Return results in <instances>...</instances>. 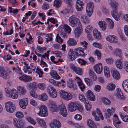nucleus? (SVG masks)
<instances>
[{"label": "nucleus", "mask_w": 128, "mask_h": 128, "mask_svg": "<svg viewBox=\"0 0 128 128\" xmlns=\"http://www.w3.org/2000/svg\"><path fill=\"white\" fill-rule=\"evenodd\" d=\"M39 112L38 113L39 116L43 117H46L48 116V112L47 107L44 105L42 104L38 106Z\"/></svg>", "instance_id": "1"}, {"label": "nucleus", "mask_w": 128, "mask_h": 128, "mask_svg": "<svg viewBox=\"0 0 128 128\" xmlns=\"http://www.w3.org/2000/svg\"><path fill=\"white\" fill-rule=\"evenodd\" d=\"M11 74L10 70H6L3 67L0 66V77H2L5 80L8 79L10 77V74Z\"/></svg>", "instance_id": "2"}, {"label": "nucleus", "mask_w": 128, "mask_h": 128, "mask_svg": "<svg viewBox=\"0 0 128 128\" xmlns=\"http://www.w3.org/2000/svg\"><path fill=\"white\" fill-rule=\"evenodd\" d=\"M6 110L10 113L13 112L16 110V106L14 104L11 102L8 101L5 104Z\"/></svg>", "instance_id": "3"}, {"label": "nucleus", "mask_w": 128, "mask_h": 128, "mask_svg": "<svg viewBox=\"0 0 128 128\" xmlns=\"http://www.w3.org/2000/svg\"><path fill=\"white\" fill-rule=\"evenodd\" d=\"M70 24L72 27L76 26H77L78 23L80 22L79 20L76 18L74 15H72L70 17L68 18Z\"/></svg>", "instance_id": "4"}, {"label": "nucleus", "mask_w": 128, "mask_h": 128, "mask_svg": "<svg viewBox=\"0 0 128 128\" xmlns=\"http://www.w3.org/2000/svg\"><path fill=\"white\" fill-rule=\"evenodd\" d=\"M13 122L14 126L18 128H23L25 124V122L23 120H18L16 118H14Z\"/></svg>", "instance_id": "5"}, {"label": "nucleus", "mask_w": 128, "mask_h": 128, "mask_svg": "<svg viewBox=\"0 0 128 128\" xmlns=\"http://www.w3.org/2000/svg\"><path fill=\"white\" fill-rule=\"evenodd\" d=\"M94 4L93 2H89L87 3L86 7V14L88 16L90 17L93 12V10Z\"/></svg>", "instance_id": "6"}, {"label": "nucleus", "mask_w": 128, "mask_h": 128, "mask_svg": "<svg viewBox=\"0 0 128 128\" xmlns=\"http://www.w3.org/2000/svg\"><path fill=\"white\" fill-rule=\"evenodd\" d=\"M48 106L51 111L52 112H57L58 110V107L56 102L51 100L48 101Z\"/></svg>", "instance_id": "7"}, {"label": "nucleus", "mask_w": 128, "mask_h": 128, "mask_svg": "<svg viewBox=\"0 0 128 128\" xmlns=\"http://www.w3.org/2000/svg\"><path fill=\"white\" fill-rule=\"evenodd\" d=\"M112 17L116 20L118 21L120 20V18L122 14L121 11L118 12L116 9L114 10L111 12Z\"/></svg>", "instance_id": "8"}, {"label": "nucleus", "mask_w": 128, "mask_h": 128, "mask_svg": "<svg viewBox=\"0 0 128 128\" xmlns=\"http://www.w3.org/2000/svg\"><path fill=\"white\" fill-rule=\"evenodd\" d=\"M60 94L61 97L67 100H70L72 98V95L70 94H68L63 90L60 91Z\"/></svg>", "instance_id": "9"}, {"label": "nucleus", "mask_w": 128, "mask_h": 128, "mask_svg": "<svg viewBox=\"0 0 128 128\" xmlns=\"http://www.w3.org/2000/svg\"><path fill=\"white\" fill-rule=\"evenodd\" d=\"M48 20L51 22L49 23L48 22H47V24H48V29L49 30H51L56 26V27L58 26V25L56 24L57 22V21L55 19L52 18H48Z\"/></svg>", "instance_id": "10"}, {"label": "nucleus", "mask_w": 128, "mask_h": 128, "mask_svg": "<svg viewBox=\"0 0 128 128\" xmlns=\"http://www.w3.org/2000/svg\"><path fill=\"white\" fill-rule=\"evenodd\" d=\"M48 92L49 96L52 98H55L57 96L56 91L53 87L51 86L48 89Z\"/></svg>", "instance_id": "11"}, {"label": "nucleus", "mask_w": 128, "mask_h": 128, "mask_svg": "<svg viewBox=\"0 0 128 128\" xmlns=\"http://www.w3.org/2000/svg\"><path fill=\"white\" fill-rule=\"evenodd\" d=\"M70 67L76 74L80 75L82 74V68L75 66L74 64H70Z\"/></svg>", "instance_id": "12"}, {"label": "nucleus", "mask_w": 128, "mask_h": 128, "mask_svg": "<svg viewBox=\"0 0 128 128\" xmlns=\"http://www.w3.org/2000/svg\"><path fill=\"white\" fill-rule=\"evenodd\" d=\"M77 105H78V102H76L70 103L68 105L69 111L70 112L75 111L77 109Z\"/></svg>", "instance_id": "13"}, {"label": "nucleus", "mask_w": 128, "mask_h": 128, "mask_svg": "<svg viewBox=\"0 0 128 128\" xmlns=\"http://www.w3.org/2000/svg\"><path fill=\"white\" fill-rule=\"evenodd\" d=\"M78 26L76 27L74 30V34L76 37L78 38L82 32V28L80 22L78 23Z\"/></svg>", "instance_id": "14"}, {"label": "nucleus", "mask_w": 128, "mask_h": 128, "mask_svg": "<svg viewBox=\"0 0 128 128\" xmlns=\"http://www.w3.org/2000/svg\"><path fill=\"white\" fill-rule=\"evenodd\" d=\"M76 53L75 51H74L72 49L70 50L68 52V55L70 60H73L78 56Z\"/></svg>", "instance_id": "15"}, {"label": "nucleus", "mask_w": 128, "mask_h": 128, "mask_svg": "<svg viewBox=\"0 0 128 128\" xmlns=\"http://www.w3.org/2000/svg\"><path fill=\"white\" fill-rule=\"evenodd\" d=\"M19 79L25 82H30L32 80V77L24 74L19 78Z\"/></svg>", "instance_id": "16"}, {"label": "nucleus", "mask_w": 128, "mask_h": 128, "mask_svg": "<svg viewBox=\"0 0 128 128\" xmlns=\"http://www.w3.org/2000/svg\"><path fill=\"white\" fill-rule=\"evenodd\" d=\"M60 114L64 117H66L67 115V112L66 107L64 105H60L59 106Z\"/></svg>", "instance_id": "17"}, {"label": "nucleus", "mask_w": 128, "mask_h": 128, "mask_svg": "<svg viewBox=\"0 0 128 128\" xmlns=\"http://www.w3.org/2000/svg\"><path fill=\"white\" fill-rule=\"evenodd\" d=\"M28 100L27 98H23L19 100V103L20 106L23 109H25L28 105Z\"/></svg>", "instance_id": "18"}, {"label": "nucleus", "mask_w": 128, "mask_h": 128, "mask_svg": "<svg viewBox=\"0 0 128 128\" xmlns=\"http://www.w3.org/2000/svg\"><path fill=\"white\" fill-rule=\"evenodd\" d=\"M94 68L95 71L98 74H100L102 70V65L101 63L96 64Z\"/></svg>", "instance_id": "19"}, {"label": "nucleus", "mask_w": 128, "mask_h": 128, "mask_svg": "<svg viewBox=\"0 0 128 128\" xmlns=\"http://www.w3.org/2000/svg\"><path fill=\"white\" fill-rule=\"evenodd\" d=\"M50 125L52 128H60L61 124L58 120H55L52 121Z\"/></svg>", "instance_id": "20"}, {"label": "nucleus", "mask_w": 128, "mask_h": 128, "mask_svg": "<svg viewBox=\"0 0 128 128\" xmlns=\"http://www.w3.org/2000/svg\"><path fill=\"white\" fill-rule=\"evenodd\" d=\"M73 80L72 78L69 79L67 82V85L68 87L74 90L77 89V86L75 84H73Z\"/></svg>", "instance_id": "21"}, {"label": "nucleus", "mask_w": 128, "mask_h": 128, "mask_svg": "<svg viewBox=\"0 0 128 128\" xmlns=\"http://www.w3.org/2000/svg\"><path fill=\"white\" fill-rule=\"evenodd\" d=\"M111 71L114 78L118 79L120 78V76L119 72L116 69L114 68H112Z\"/></svg>", "instance_id": "22"}, {"label": "nucleus", "mask_w": 128, "mask_h": 128, "mask_svg": "<svg viewBox=\"0 0 128 128\" xmlns=\"http://www.w3.org/2000/svg\"><path fill=\"white\" fill-rule=\"evenodd\" d=\"M106 40L109 42L113 43H116L118 42V40L114 36H109L106 38Z\"/></svg>", "instance_id": "23"}, {"label": "nucleus", "mask_w": 128, "mask_h": 128, "mask_svg": "<svg viewBox=\"0 0 128 128\" xmlns=\"http://www.w3.org/2000/svg\"><path fill=\"white\" fill-rule=\"evenodd\" d=\"M83 4L82 2L80 0H77L76 3V8L78 11H80L82 10Z\"/></svg>", "instance_id": "24"}, {"label": "nucleus", "mask_w": 128, "mask_h": 128, "mask_svg": "<svg viewBox=\"0 0 128 128\" xmlns=\"http://www.w3.org/2000/svg\"><path fill=\"white\" fill-rule=\"evenodd\" d=\"M76 52L78 56H83L84 55V49L81 47L77 48L75 49Z\"/></svg>", "instance_id": "25"}, {"label": "nucleus", "mask_w": 128, "mask_h": 128, "mask_svg": "<svg viewBox=\"0 0 128 128\" xmlns=\"http://www.w3.org/2000/svg\"><path fill=\"white\" fill-rule=\"evenodd\" d=\"M86 95L87 98L92 101H94L95 98L93 92L90 90L87 92Z\"/></svg>", "instance_id": "26"}, {"label": "nucleus", "mask_w": 128, "mask_h": 128, "mask_svg": "<svg viewBox=\"0 0 128 128\" xmlns=\"http://www.w3.org/2000/svg\"><path fill=\"white\" fill-rule=\"evenodd\" d=\"M36 120L39 124L41 126L44 128H46L47 125L44 120L40 118H36Z\"/></svg>", "instance_id": "27"}, {"label": "nucleus", "mask_w": 128, "mask_h": 128, "mask_svg": "<svg viewBox=\"0 0 128 128\" xmlns=\"http://www.w3.org/2000/svg\"><path fill=\"white\" fill-rule=\"evenodd\" d=\"M116 90L117 93L115 94V96L119 99L124 100L125 99V97L123 95L120 90L118 88Z\"/></svg>", "instance_id": "28"}, {"label": "nucleus", "mask_w": 128, "mask_h": 128, "mask_svg": "<svg viewBox=\"0 0 128 128\" xmlns=\"http://www.w3.org/2000/svg\"><path fill=\"white\" fill-rule=\"evenodd\" d=\"M38 85L35 82H32V97L37 98L38 96L35 91L38 87Z\"/></svg>", "instance_id": "29"}, {"label": "nucleus", "mask_w": 128, "mask_h": 128, "mask_svg": "<svg viewBox=\"0 0 128 128\" xmlns=\"http://www.w3.org/2000/svg\"><path fill=\"white\" fill-rule=\"evenodd\" d=\"M81 20L84 24H86L90 22L89 18L86 16L82 15L80 17Z\"/></svg>", "instance_id": "30"}, {"label": "nucleus", "mask_w": 128, "mask_h": 128, "mask_svg": "<svg viewBox=\"0 0 128 128\" xmlns=\"http://www.w3.org/2000/svg\"><path fill=\"white\" fill-rule=\"evenodd\" d=\"M50 75L55 79L58 80L60 78V77L57 74L56 71L51 70L50 72Z\"/></svg>", "instance_id": "31"}, {"label": "nucleus", "mask_w": 128, "mask_h": 128, "mask_svg": "<svg viewBox=\"0 0 128 128\" xmlns=\"http://www.w3.org/2000/svg\"><path fill=\"white\" fill-rule=\"evenodd\" d=\"M33 68V66H32V71L35 72H34V74H38L39 77V78H42L43 76V72L38 67H37L36 69V71H35V68Z\"/></svg>", "instance_id": "32"}, {"label": "nucleus", "mask_w": 128, "mask_h": 128, "mask_svg": "<svg viewBox=\"0 0 128 128\" xmlns=\"http://www.w3.org/2000/svg\"><path fill=\"white\" fill-rule=\"evenodd\" d=\"M88 125L90 128H97L96 124L90 119L88 120L87 122Z\"/></svg>", "instance_id": "33"}, {"label": "nucleus", "mask_w": 128, "mask_h": 128, "mask_svg": "<svg viewBox=\"0 0 128 128\" xmlns=\"http://www.w3.org/2000/svg\"><path fill=\"white\" fill-rule=\"evenodd\" d=\"M114 110L113 108H111V109L109 108L107 110V111L105 113L106 117V118H109L112 114V113L114 112Z\"/></svg>", "instance_id": "34"}, {"label": "nucleus", "mask_w": 128, "mask_h": 128, "mask_svg": "<svg viewBox=\"0 0 128 128\" xmlns=\"http://www.w3.org/2000/svg\"><path fill=\"white\" fill-rule=\"evenodd\" d=\"M93 33L94 38L98 40L101 38V34L100 32H98L96 29H95L93 30Z\"/></svg>", "instance_id": "35"}, {"label": "nucleus", "mask_w": 128, "mask_h": 128, "mask_svg": "<svg viewBox=\"0 0 128 128\" xmlns=\"http://www.w3.org/2000/svg\"><path fill=\"white\" fill-rule=\"evenodd\" d=\"M115 64L119 69H121L122 68V60L121 59L116 60L115 62Z\"/></svg>", "instance_id": "36"}, {"label": "nucleus", "mask_w": 128, "mask_h": 128, "mask_svg": "<svg viewBox=\"0 0 128 128\" xmlns=\"http://www.w3.org/2000/svg\"><path fill=\"white\" fill-rule=\"evenodd\" d=\"M10 96L11 97L14 99H16L18 97V93L16 90L14 89L12 90Z\"/></svg>", "instance_id": "37"}, {"label": "nucleus", "mask_w": 128, "mask_h": 128, "mask_svg": "<svg viewBox=\"0 0 128 128\" xmlns=\"http://www.w3.org/2000/svg\"><path fill=\"white\" fill-rule=\"evenodd\" d=\"M98 24L102 30L104 31L106 28V22L104 21H100L99 22Z\"/></svg>", "instance_id": "38"}, {"label": "nucleus", "mask_w": 128, "mask_h": 128, "mask_svg": "<svg viewBox=\"0 0 128 128\" xmlns=\"http://www.w3.org/2000/svg\"><path fill=\"white\" fill-rule=\"evenodd\" d=\"M115 85L112 83H109L106 86L107 89L108 90L112 91L115 88Z\"/></svg>", "instance_id": "39"}, {"label": "nucleus", "mask_w": 128, "mask_h": 128, "mask_svg": "<svg viewBox=\"0 0 128 128\" xmlns=\"http://www.w3.org/2000/svg\"><path fill=\"white\" fill-rule=\"evenodd\" d=\"M62 2L61 0H55L54 2V6L56 8H58L61 6Z\"/></svg>", "instance_id": "40"}, {"label": "nucleus", "mask_w": 128, "mask_h": 128, "mask_svg": "<svg viewBox=\"0 0 128 128\" xmlns=\"http://www.w3.org/2000/svg\"><path fill=\"white\" fill-rule=\"evenodd\" d=\"M114 54L116 56H119L120 58H122V52L121 50L119 48H116L115 49L114 51Z\"/></svg>", "instance_id": "41"}, {"label": "nucleus", "mask_w": 128, "mask_h": 128, "mask_svg": "<svg viewBox=\"0 0 128 128\" xmlns=\"http://www.w3.org/2000/svg\"><path fill=\"white\" fill-rule=\"evenodd\" d=\"M104 76L106 77H108L110 76V72L108 67L107 66H104Z\"/></svg>", "instance_id": "42"}, {"label": "nucleus", "mask_w": 128, "mask_h": 128, "mask_svg": "<svg viewBox=\"0 0 128 128\" xmlns=\"http://www.w3.org/2000/svg\"><path fill=\"white\" fill-rule=\"evenodd\" d=\"M122 86L124 90L128 92V80L124 81L122 83Z\"/></svg>", "instance_id": "43"}, {"label": "nucleus", "mask_w": 128, "mask_h": 128, "mask_svg": "<svg viewBox=\"0 0 128 128\" xmlns=\"http://www.w3.org/2000/svg\"><path fill=\"white\" fill-rule=\"evenodd\" d=\"M63 28L66 32L69 33L71 32V30L70 27L66 24L64 25Z\"/></svg>", "instance_id": "44"}, {"label": "nucleus", "mask_w": 128, "mask_h": 128, "mask_svg": "<svg viewBox=\"0 0 128 128\" xmlns=\"http://www.w3.org/2000/svg\"><path fill=\"white\" fill-rule=\"evenodd\" d=\"M68 44L70 46H72L75 45L76 44V42L74 39L70 38L68 41Z\"/></svg>", "instance_id": "45"}, {"label": "nucleus", "mask_w": 128, "mask_h": 128, "mask_svg": "<svg viewBox=\"0 0 128 128\" xmlns=\"http://www.w3.org/2000/svg\"><path fill=\"white\" fill-rule=\"evenodd\" d=\"M18 89L19 92L20 94L24 95L26 92V91L23 87L21 86L18 87Z\"/></svg>", "instance_id": "46"}, {"label": "nucleus", "mask_w": 128, "mask_h": 128, "mask_svg": "<svg viewBox=\"0 0 128 128\" xmlns=\"http://www.w3.org/2000/svg\"><path fill=\"white\" fill-rule=\"evenodd\" d=\"M119 115L123 121L125 122L128 121V115H124L121 112L119 113Z\"/></svg>", "instance_id": "47"}, {"label": "nucleus", "mask_w": 128, "mask_h": 128, "mask_svg": "<svg viewBox=\"0 0 128 128\" xmlns=\"http://www.w3.org/2000/svg\"><path fill=\"white\" fill-rule=\"evenodd\" d=\"M86 109L87 111H90L91 109L92 105L89 103L88 100L86 101V102H84Z\"/></svg>", "instance_id": "48"}, {"label": "nucleus", "mask_w": 128, "mask_h": 128, "mask_svg": "<svg viewBox=\"0 0 128 128\" xmlns=\"http://www.w3.org/2000/svg\"><path fill=\"white\" fill-rule=\"evenodd\" d=\"M46 48L45 47L42 48L40 46H37V49L38 51L40 53H42L46 51Z\"/></svg>", "instance_id": "49"}, {"label": "nucleus", "mask_w": 128, "mask_h": 128, "mask_svg": "<svg viewBox=\"0 0 128 128\" xmlns=\"http://www.w3.org/2000/svg\"><path fill=\"white\" fill-rule=\"evenodd\" d=\"M26 38V40L28 44H31L32 42V37L30 33H28V36Z\"/></svg>", "instance_id": "50"}, {"label": "nucleus", "mask_w": 128, "mask_h": 128, "mask_svg": "<svg viewBox=\"0 0 128 128\" xmlns=\"http://www.w3.org/2000/svg\"><path fill=\"white\" fill-rule=\"evenodd\" d=\"M84 80L87 85L88 86H90L92 84V82L90 79L85 78L84 79Z\"/></svg>", "instance_id": "51"}, {"label": "nucleus", "mask_w": 128, "mask_h": 128, "mask_svg": "<svg viewBox=\"0 0 128 128\" xmlns=\"http://www.w3.org/2000/svg\"><path fill=\"white\" fill-rule=\"evenodd\" d=\"M92 30V28L91 26L89 25L87 26L86 28L85 31L88 34L90 33Z\"/></svg>", "instance_id": "52"}, {"label": "nucleus", "mask_w": 128, "mask_h": 128, "mask_svg": "<svg viewBox=\"0 0 128 128\" xmlns=\"http://www.w3.org/2000/svg\"><path fill=\"white\" fill-rule=\"evenodd\" d=\"M40 98L42 101H46L48 99V96L45 93H44L41 95Z\"/></svg>", "instance_id": "53"}, {"label": "nucleus", "mask_w": 128, "mask_h": 128, "mask_svg": "<svg viewBox=\"0 0 128 128\" xmlns=\"http://www.w3.org/2000/svg\"><path fill=\"white\" fill-rule=\"evenodd\" d=\"M78 97L79 100L82 102H86V101H87L84 96L82 94H79Z\"/></svg>", "instance_id": "54"}, {"label": "nucleus", "mask_w": 128, "mask_h": 128, "mask_svg": "<svg viewBox=\"0 0 128 128\" xmlns=\"http://www.w3.org/2000/svg\"><path fill=\"white\" fill-rule=\"evenodd\" d=\"M110 5L112 8L116 9L118 3L115 1H112L110 3Z\"/></svg>", "instance_id": "55"}, {"label": "nucleus", "mask_w": 128, "mask_h": 128, "mask_svg": "<svg viewBox=\"0 0 128 128\" xmlns=\"http://www.w3.org/2000/svg\"><path fill=\"white\" fill-rule=\"evenodd\" d=\"M64 2L68 4L67 6L70 7L71 9H72V0H64Z\"/></svg>", "instance_id": "56"}, {"label": "nucleus", "mask_w": 128, "mask_h": 128, "mask_svg": "<svg viewBox=\"0 0 128 128\" xmlns=\"http://www.w3.org/2000/svg\"><path fill=\"white\" fill-rule=\"evenodd\" d=\"M27 88L28 89L30 90V96H32V83H30L28 84L27 85Z\"/></svg>", "instance_id": "57"}, {"label": "nucleus", "mask_w": 128, "mask_h": 128, "mask_svg": "<svg viewBox=\"0 0 128 128\" xmlns=\"http://www.w3.org/2000/svg\"><path fill=\"white\" fill-rule=\"evenodd\" d=\"M38 86L40 89L44 90L46 88L45 84L42 83H39L38 84Z\"/></svg>", "instance_id": "58"}, {"label": "nucleus", "mask_w": 128, "mask_h": 128, "mask_svg": "<svg viewBox=\"0 0 128 128\" xmlns=\"http://www.w3.org/2000/svg\"><path fill=\"white\" fill-rule=\"evenodd\" d=\"M53 84L55 86H57L58 87H60V86H63L64 85V84H62L60 82H57L56 80L55 81Z\"/></svg>", "instance_id": "59"}, {"label": "nucleus", "mask_w": 128, "mask_h": 128, "mask_svg": "<svg viewBox=\"0 0 128 128\" xmlns=\"http://www.w3.org/2000/svg\"><path fill=\"white\" fill-rule=\"evenodd\" d=\"M16 116L19 118H22L24 117L23 114L20 112H17L16 114Z\"/></svg>", "instance_id": "60"}, {"label": "nucleus", "mask_w": 128, "mask_h": 128, "mask_svg": "<svg viewBox=\"0 0 128 128\" xmlns=\"http://www.w3.org/2000/svg\"><path fill=\"white\" fill-rule=\"evenodd\" d=\"M96 111L97 114L99 115L100 117V118L102 120H103L104 118V117L101 111L99 108H96Z\"/></svg>", "instance_id": "61"}, {"label": "nucleus", "mask_w": 128, "mask_h": 128, "mask_svg": "<svg viewBox=\"0 0 128 128\" xmlns=\"http://www.w3.org/2000/svg\"><path fill=\"white\" fill-rule=\"evenodd\" d=\"M93 46L99 48L100 49H102V47L101 44L97 42H94L92 44Z\"/></svg>", "instance_id": "62"}, {"label": "nucleus", "mask_w": 128, "mask_h": 128, "mask_svg": "<svg viewBox=\"0 0 128 128\" xmlns=\"http://www.w3.org/2000/svg\"><path fill=\"white\" fill-rule=\"evenodd\" d=\"M102 101L104 103L107 105H109L110 103V100L106 98H103Z\"/></svg>", "instance_id": "63"}, {"label": "nucleus", "mask_w": 128, "mask_h": 128, "mask_svg": "<svg viewBox=\"0 0 128 128\" xmlns=\"http://www.w3.org/2000/svg\"><path fill=\"white\" fill-rule=\"evenodd\" d=\"M69 123L71 125L73 126L76 128H80V127L81 126H80L77 123H74V122L71 121H70L69 122Z\"/></svg>", "instance_id": "64"}]
</instances>
